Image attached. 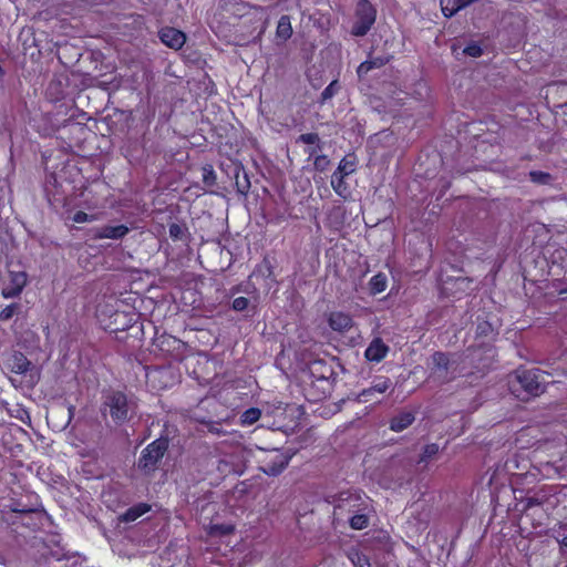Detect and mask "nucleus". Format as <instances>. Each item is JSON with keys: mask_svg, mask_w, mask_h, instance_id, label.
<instances>
[{"mask_svg": "<svg viewBox=\"0 0 567 567\" xmlns=\"http://www.w3.org/2000/svg\"><path fill=\"white\" fill-rule=\"evenodd\" d=\"M511 392L520 400L538 396L545 392L543 374L538 370H516L508 375Z\"/></svg>", "mask_w": 567, "mask_h": 567, "instance_id": "1", "label": "nucleus"}, {"mask_svg": "<svg viewBox=\"0 0 567 567\" xmlns=\"http://www.w3.org/2000/svg\"><path fill=\"white\" fill-rule=\"evenodd\" d=\"M333 516L337 520H344L357 512H368L369 498L359 492H341L332 496Z\"/></svg>", "mask_w": 567, "mask_h": 567, "instance_id": "2", "label": "nucleus"}, {"mask_svg": "<svg viewBox=\"0 0 567 567\" xmlns=\"http://www.w3.org/2000/svg\"><path fill=\"white\" fill-rule=\"evenodd\" d=\"M132 410L133 405L123 392L109 391L104 394L102 414L104 416L110 415L114 423L121 424L125 422Z\"/></svg>", "mask_w": 567, "mask_h": 567, "instance_id": "3", "label": "nucleus"}, {"mask_svg": "<svg viewBox=\"0 0 567 567\" xmlns=\"http://www.w3.org/2000/svg\"><path fill=\"white\" fill-rule=\"evenodd\" d=\"M167 447L168 443L166 440H155L142 451L137 462V467L145 474L154 472L167 451Z\"/></svg>", "mask_w": 567, "mask_h": 567, "instance_id": "4", "label": "nucleus"}, {"mask_svg": "<svg viewBox=\"0 0 567 567\" xmlns=\"http://www.w3.org/2000/svg\"><path fill=\"white\" fill-rule=\"evenodd\" d=\"M377 11L368 0H360L355 9V22L352 27V34L365 35L375 22Z\"/></svg>", "mask_w": 567, "mask_h": 567, "instance_id": "5", "label": "nucleus"}, {"mask_svg": "<svg viewBox=\"0 0 567 567\" xmlns=\"http://www.w3.org/2000/svg\"><path fill=\"white\" fill-rule=\"evenodd\" d=\"M290 456L275 451L262 461L261 470L267 475L276 476L280 474L289 464Z\"/></svg>", "mask_w": 567, "mask_h": 567, "instance_id": "6", "label": "nucleus"}, {"mask_svg": "<svg viewBox=\"0 0 567 567\" xmlns=\"http://www.w3.org/2000/svg\"><path fill=\"white\" fill-rule=\"evenodd\" d=\"M392 385V382L389 378L380 377L375 379L372 383V385L368 389H364L359 394V401L360 402H380V400L377 398V394H383L390 386Z\"/></svg>", "mask_w": 567, "mask_h": 567, "instance_id": "7", "label": "nucleus"}, {"mask_svg": "<svg viewBox=\"0 0 567 567\" xmlns=\"http://www.w3.org/2000/svg\"><path fill=\"white\" fill-rule=\"evenodd\" d=\"M161 41L168 48L174 50H179L186 41V35L184 32L175 29V28H163L158 32Z\"/></svg>", "mask_w": 567, "mask_h": 567, "instance_id": "8", "label": "nucleus"}, {"mask_svg": "<svg viewBox=\"0 0 567 567\" xmlns=\"http://www.w3.org/2000/svg\"><path fill=\"white\" fill-rule=\"evenodd\" d=\"M329 327L337 332L344 333L353 326L352 317L342 311H333L328 318Z\"/></svg>", "mask_w": 567, "mask_h": 567, "instance_id": "9", "label": "nucleus"}, {"mask_svg": "<svg viewBox=\"0 0 567 567\" xmlns=\"http://www.w3.org/2000/svg\"><path fill=\"white\" fill-rule=\"evenodd\" d=\"M27 285V275L24 272H11L10 284L2 289L4 298H14L19 296Z\"/></svg>", "mask_w": 567, "mask_h": 567, "instance_id": "10", "label": "nucleus"}, {"mask_svg": "<svg viewBox=\"0 0 567 567\" xmlns=\"http://www.w3.org/2000/svg\"><path fill=\"white\" fill-rule=\"evenodd\" d=\"M389 352V347L381 338H374L365 349L364 357L368 361L380 362Z\"/></svg>", "mask_w": 567, "mask_h": 567, "instance_id": "11", "label": "nucleus"}, {"mask_svg": "<svg viewBox=\"0 0 567 567\" xmlns=\"http://www.w3.org/2000/svg\"><path fill=\"white\" fill-rule=\"evenodd\" d=\"M128 233V227L125 225H116V226H103L94 229L93 237L95 239H120L123 238Z\"/></svg>", "mask_w": 567, "mask_h": 567, "instance_id": "12", "label": "nucleus"}, {"mask_svg": "<svg viewBox=\"0 0 567 567\" xmlns=\"http://www.w3.org/2000/svg\"><path fill=\"white\" fill-rule=\"evenodd\" d=\"M9 367L12 372L24 374L34 369L32 363L21 352H16L9 358Z\"/></svg>", "mask_w": 567, "mask_h": 567, "instance_id": "13", "label": "nucleus"}, {"mask_svg": "<svg viewBox=\"0 0 567 567\" xmlns=\"http://www.w3.org/2000/svg\"><path fill=\"white\" fill-rule=\"evenodd\" d=\"M415 417L411 412H401L396 416H394L390 422V429L394 432H401L409 427Z\"/></svg>", "mask_w": 567, "mask_h": 567, "instance_id": "14", "label": "nucleus"}, {"mask_svg": "<svg viewBox=\"0 0 567 567\" xmlns=\"http://www.w3.org/2000/svg\"><path fill=\"white\" fill-rule=\"evenodd\" d=\"M151 509V506L145 503H140L135 506L130 507L122 516L121 520L131 523L136 520L142 515L146 514Z\"/></svg>", "mask_w": 567, "mask_h": 567, "instance_id": "15", "label": "nucleus"}, {"mask_svg": "<svg viewBox=\"0 0 567 567\" xmlns=\"http://www.w3.org/2000/svg\"><path fill=\"white\" fill-rule=\"evenodd\" d=\"M389 59L386 58H372L362 62L357 70V73L360 78L367 75L372 69H378L386 64Z\"/></svg>", "mask_w": 567, "mask_h": 567, "instance_id": "16", "label": "nucleus"}, {"mask_svg": "<svg viewBox=\"0 0 567 567\" xmlns=\"http://www.w3.org/2000/svg\"><path fill=\"white\" fill-rule=\"evenodd\" d=\"M277 38L281 39L282 41L288 40L292 35V27L289 16H282L277 24L276 30Z\"/></svg>", "mask_w": 567, "mask_h": 567, "instance_id": "17", "label": "nucleus"}, {"mask_svg": "<svg viewBox=\"0 0 567 567\" xmlns=\"http://www.w3.org/2000/svg\"><path fill=\"white\" fill-rule=\"evenodd\" d=\"M432 361L439 375L446 378V372L449 370L450 364L447 355L443 352H435L432 355Z\"/></svg>", "mask_w": 567, "mask_h": 567, "instance_id": "18", "label": "nucleus"}, {"mask_svg": "<svg viewBox=\"0 0 567 567\" xmlns=\"http://www.w3.org/2000/svg\"><path fill=\"white\" fill-rule=\"evenodd\" d=\"M346 519L349 522L350 527L357 530L365 528L369 524V517L367 515V512L353 513Z\"/></svg>", "mask_w": 567, "mask_h": 567, "instance_id": "19", "label": "nucleus"}, {"mask_svg": "<svg viewBox=\"0 0 567 567\" xmlns=\"http://www.w3.org/2000/svg\"><path fill=\"white\" fill-rule=\"evenodd\" d=\"M235 184H236L237 190L240 194H247L250 188V182H249L247 174L238 167L236 168V173H235Z\"/></svg>", "mask_w": 567, "mask_h": 567, "instance_id": "20", "label": "nucleus"}, {"mask_svg": "<svg viewBox=\"0 0 567 567\" xmlns=\"http://www.w3.org/2000/svg\"><path fill=\"white\" fill-rule=\"evenodd\" d=\"M370 291L373 295L381 293L386 288V277L382 274H378L370 279Z\"/></svg>", "mask_w": 567, "mask_h": 567, "instance_id": "21", "label": "nucleus"}, {"mask_svg": "<svg viewBox=\"0 0 567 567\" xmlns=\"http://www.w3.org/2000/svg\"><path fill=\"white\" fill-rule=\"evenodd\" d=\"M355 171V161L350 157H344L339 163L338 169L336 173L342 176H348Z\"/></svg>", "mask_w": 567, "mask_h": 567, "instance_id": "22", "label": "nucleus"}, {"mask_svg": "<svg viewBox=\"0 0 567 567\" xmlns=\"http://www.w3.org/2000/svg\"><path fill=\"white\" fill-rule=\"evenodd\" d=\"M529 178L533 183L539 185H549L553 182V176L546 172L542 171H532L529 173Z\"/></svg>", "mask_w": 567, "mask_h": 567, "instance_id": "23", "label": "nucleus"}, {"mask_svg": "<svg viewBox=\"0 0 567 567\" xmlns=\"http://www.w3.org/2000/svg\"><path fill=\"white\" fill-rule=\"evenodd\" d=\"M343 179L344 176L339 175L338 173H333L331 177V186L334 189V192L340 196H344L347 192V185Z\"/></svg>", "mask_w": 567, "mask_h": 567, "instance_id": "24", "label": "nucleus"}, {"mask_svg": "<svg viewBox=\"0 0 567 567\" xmlns=\"http://www.w3.org/2000/svg\"><path fill=\"white\" fill-rule=\"evenodd\" d=\"M349 558L354 567H371L368 557L357 550L349 553Z\"/></svg>", "mask_w": 567, "mask_h": 567, "instance_id": "25", "label": "nucleus"}, {"mask_svg": "<svg viewBox=\"0 0 567 567\" xmlns=\"http://www.w3.org/2000/svg\"><path fill=\"white\" fill-rule=\"evenodd\" d=\"M260 415H261L260 410L254 409V408L248 409L243 413L241 422L244 424L251 425L259 420Z\"/></svg>", "mask_w": 567, "mask_h": 567, "instance_id": "26", "label": "nucleus"}, {"mask_svg": "<svg viewBox=\"0 0 567 567\" xmlns=\"http://www.w3.org/2000/svg\"><path fill=\"white\" fill-rule=\"evenodd\" d=\"M440 451V447L435 443H431L424 446L420 457V462H427L432 460Z\"/></svg>", "mask_w": 567, "mask_h": 567, "instance_id": "27", "label": "nucleus"}, {"mask_svg": "<svg viewBox=\"0 0 567 567\" xmlns=\"http://www.w3.org/2000/svg\"><path fill=\"white\" fill-rule=\"evenodd\" d=\"M169 237L174 240H183L185 238L186 228L179 224L173 223L169 225Z\"/></svg>", "mask_w": 567, "mask_h": 567, "instance_id": "28", "label": "nucleus"}, {"mask_svg": "<svg viewBox=\"0 0 567 567\" xmlns=\"http://www.w3.org/2000/svg\"><path fill=\"white\" fill-rule=\"evenodd\" d=\"M203 183L209 187L216 183V174L210 165L203 167Z\"/></svg>", "mask_w": 567, "mask_h": 567, "instance_id": "29", "label": "nucleus"}, {"mask_svg": "<svg viewBox=\"0 0 567 567\" xmlns=\"http://www.w3.org/2000/svg\"><path fill=\"white\" fill-rule=\"evenodd\" d=\"M20 310L19 303H11L0 311V321L11 319Z\"/></svg>", "mask_w": 567, "mask_h": 567, "instance_id": "30", "label": "nucleus"}, {"mask_svg": "<svg viewBox=\"0 0 567 567\" xmlns=\"http://www.w3.org/2000/svg\"><path fill=\"white\" fill-rule=\"evenodd\" d=\"M339 90V84L337 81H332L321 93V100L322 102L331 99L337 94Z\"/></svg>", "mask_w": 567, "mask_h": 567, "instance_id": "31", "label": "nucleus"}, {"mask_svg": "<svg viewBox=\"0 0 567 567\" xmlns=\"http://www.w3.org/2000/svg\"><path fill=\"white\" fill-rule=\"evenodd\" d=\"M72 220L74 223H91L93 220H95V216L94 215H89L84 212H76L73 217H72Z\"/></svg>", "mask_w": 567, "mask_h": 567, "instance_id": "32", "label": "nucleus"}, {"mask_svg": "<svg viewBox=\"0 0 567 567\" xmlns=\"http://www.w3.org/2000/svg\"><path fill=\"white\" fill-rule=\"evenodd\" d=\"M299 141L305 144L313 145L320 142V137L316 133H306L299 136Z\"/></svg>", "mask_w": 567, "mask_h": 567, "instance_id": "33", "label": "nucleus"}, {"mask_svg": "<svg viewBox=\"0 0 567 567\" xmlns=\"http://www.w3.org/2000/svg\"><path fill=\"white\" fill-rule=\"evenodd\" d=\"M463 52L466 54V55H470V56H473V58H477V56H481L482 55V48L476 44V43H471L468 44L464 50Z\"/></svg>", "mask_w": 567, "mask_h": 567, "instance_id": "34", "label": "nucleus"}, {"mask_svg": "<svg viewBox=\"0 0 567 567\" xmlns=\"http://www.w3.org/2000/svg\"><path fill=\"white\" fill-rule=\"evenodd\" d=\"M248 299L245 297H238L233 301V309L236 311H243L248 307Z\"/></svg>", "mask_w": 567, "mask_h": 567, "instance_id": "35", "label": "nucleus"}, {"mask_svg": "<svg viewBox=\"0 0 567 567\" xmlns=\"http://www.w3.org/2000/svg\"><path fill=\"white\" fill-rule=\"evenodd\" d=\"M328 164H329V159L326 155H318L315 158V163H313L316 169L321 171V172L327 168Z\"/></svg>", "mask_w": 567, "mask_h": 567, "instance_id": "36", "label": "nucleus"}, {"mask_svg": "<svg viewBox=\"0 0 567 567\" xmlns=\"http://www.w3.org/2000/svg\"><path fill=\"white\" fill-rule=\"evenodd\" d=\"M218 470L224 473H230L231 471H235V467L230 466V464L226 460H220L218 464Z\"/></svg>", "mask_w": 567, "mask_h": 567, "instance_id": "37", "label": "nucleus"}, {"mask_svg": "<svg viewBox=\"0 0 567 567\" xmlns=\"http://www.w3.org/2000/svg\"><path fill=\"white\" fill-rule=\"evenodd\" d=\"M219 529H220V533L228 534V533H230L233 530V527H230V526H220Z\"/></svg>", "mask_w": 567, "mask_h": 567, "instance_id": "38", "label": "nucleus"}, {"mask_svg": "<svg viewBox=\"0 0 567 567\" xmlns=\"http://www.w3.org/2000/svg\"><path fill=\"white\" fill-rule=\"evenodd\" d=\"M560 544H561L564 547H567V536H565V537L560 540Z\"/></svg>", "mask_w": 567, "mask_h": 567, "instance_id": "39", "label": "nucleus"}, {"mask_svg": "<svg viewBox=\"0 0 567 567\" xmlns=\"http://www.w3.org/2000/svg\"><path fill=\"white\" fill-rule=\"evenodd\" d=\"M212 431L219 434V430L217 427H213Z\"/></svg>", "mask_w": 567, "mask_h": 567, "instance_id": "40", "label": "nucleus"}, {"mask_svg": "<svg viewBox=\"0 0 567 567\" xmlns=\"http://www.w3.org/2000/svg\"><path fill=\"white\" fill-rule=\"evenodd\" d=\"M157 374H162V372H161V371H155V372L153 373V377H156Z\"/></svg>", "mask_w": 567, "mask_h": 567, "instance_id": "41", "label": "nucleus"}, {"mask_svg": "<svg viewBox=\"0 0 567 567\" xmlns=\"http://www.w3.org/2000/svg\"><path fill=\"white\" fill-rule=\"evenodd\" d=\"M315 152H316L315 150H310V151H309V155H313V154H315Z\"/></svg>", "mask_w": 567, "mask_h": 567, "instance_id": "42", "label": "nucleus"}]
</instances>
